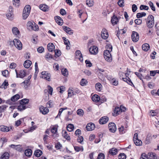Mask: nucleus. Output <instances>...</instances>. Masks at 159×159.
<instances>
[{
	"label": "nucleus",
	"instance_id": "f257e3e1",
	"mask_svg": "<svg viewBox=\"0 0 159 159\" xmlns=\"http://www.w3.org/2000/svg\"><path fill=\"white\" fill-rule=\"evenodd\" d=\"M147 24L149 28H152L154 25V17L152 15H149L147 19Z\"/></svg>",
	"mask_w": 159,
	"mask_h": 159
},
{
	"label": "nucleus",
	"instance_id": "f03ea898",
	"mask_svg": "<svg viewBox=\"0 0 159 159\" xmlns=\"http://www.w3.org/2000/svg\"><path fill=\"white\" fill-rule=\"evenodd\" d=\"M31 10L30 5H27L25 7L23 13V18L24 19H26L29 16Z\"/></svg>",
	"mask_w": 159,
	"mask_h": 159
},
{
	"label": "nucleus",
	"instance_id": "7ed1b4c3",
	"mask_svg": "<svg viewBox=\"0 0 159 159\" xmlns=\"http://www.w3.org/2000/svg\"><path fill=\"white\" fill-rule=\"evenodd\" d=\"M110 50H106L104 51L103 55L105 60L108 62H110L111 61L112 58L111 54L110 53Z\"/></svg>",
	"mask_w": 159,
	"mask_h": 159
},
{
	"label": "nucleus",
	"instance_id": "20e7f679",
	"mask_svg": "<svg viewBox=\"0 0 159 159\" xmlns=\"http://www.w3.org/2000/svg\"><path fill=\"white\" fill-rule=\"evenodd\" d=\"M41 74L42 75L40 76L41 78L48 80L49 81H50L51 75L50 74L48 73H47V72L45 71H42Z\"/></svg>",
	"mask_w": 159,
	"mask_h": 159
},
{
	"label": "nucleus",
	"instance_id": "39448f33",
	"mask_svg": "<svg viewBox=\"0 0 159 159\" xmlns=\"http://www.w3.org/2000/svg\"><path fill=\"white\" fill-rule=\"evenodd\" d=\"M13 43L16 48L19 50L22 48V45L20 41L18 39H15L13 41Z\"/></svg>",
	"mask_w": 159,
	"mask_h": 159
},
{
	"label": "nucleus",
	"instance_id": "423d86ee",
	"mask_svg": "<svg viewBox=\"0 0 159 159\" xmlns=\"http://www.w3.org/2000/svg\"><path fill=\"white\" fill-rule=\"evenodd\" d=\"M133 141L135 144L137 146H140L142 144L141 141L138 139V134L137 133L134 134Z\"/></svg>",
	"mask_w": 159,
	"mask_h": 159
},
{
	"label": "nucleus",
	"instance_id": "0eeeda50",
	"mask_svg": "<svg viewBox=\"0 0 159 159\" xmlns=\"http://www.w3.org/2000/svg\"><path fill=\"white\" fill-rule=\"evenodd\" d=\"M125 75L126 76V78H123L122 79L124 81L126 82L130 85L135 87L134 86L133 83L131 81V80L128 77L129 74L128 73H126L125 74Z\"/></svg>",
	"mask_w": 159,
	"mask_h": 159
},
{
	"label": "nucleus",
	"instance_id": "6e6552de",
	"mask_svg": "<svg viewBox=\"0 0 159 159\" xmlns=\"http://www.w3.org/2000/svg\"><path fill=\"white\" fill-rule=\"evenodd\" d=\"M108 128L109 131L112 133L115 132L116 130V124L113 122H111L109 124Z\"/></svg>",
	"mask_w": 159,
	"mask_h": 159
},
{
	"label": "nucleus",
	"instance_id": "1a4fd4ad",
	"mask_svg": "<svg viewBox=\"0 0 159 159\" xmlns=\"http://www.w3.org/2000/svg\"><path fill=\"white\" fill-rule=\"evenodd\" d=\"M139 36L138 33L135 31H133L131 35L132 40L134 42H137L139 40Z\"/></svg>",
	"mask_w": 159,
	"mask_h": 159
},
{
	"label": "nucleus",
	"instance_id": "9d476101",
	"mask_svg": "<svg viewBox=\"0 0 159 159\" xmlns=\"http://www.w3.org/2000/svg\"><path fill=\"white\" fill-rule=\"evenodd\" d=\"M89 52L91 54L96 55L98 52V48L95 46H93L89 48Z\"/></svg>",
	"mask_w": 159,
	"mask_h": 159
},
{
	"label": "nucleus",
	"instance_id": "9b49d317",
	"mask_svg": "<svg viewBox=\"0 0 159 159\" xmlns=\"http://www.w3.org/2000/svg\"><path fill=\"white\" fill-rule=\"evenodd\" d=\"M101 36L102 38L104 39H107L108 37V34L107 30L105 28H103L101 32Z\"/></svg>",
	"mask_w": 159,
	"mask_h": 159
},
{
	"label": "nucleus",
	"instance_id": "f8f14e48",
	"mask_svg": "<svg viewBox=\"0 0 159 159\" xmlns=\"http://www.w3.org/2000/svg\"><path fill=\"white\" fill-rule=\"evenodd\" d=\"M17 77H20L21 78H24L26 75V72L24 70H20L18 74L16 70H15Z\"/></svg>",
	"mask_w": 159,
	"mask_h": 159
},
{
	"label": "nucleus",
	"instance_id": "ddd939ff",
	"mask_svg": "<svg viewBox=\"0 0 159 159\" xmlns=\"http://www.w3.org/2000/svg\"><path fill=\"white\" fill-rule=\"evenodd\" d=\"M95 127V125L92 122L88 123L86 127V129L88 131H91L93 130Z\"/></svg>",
	"mask_w": 159,
	"mask_h": 159
},
{
	"label": "nucleus",
	"instance_id": "4468645a",
	"mask_svg": "<svg viewBox=\"0 0 159 159\" xmlns=\"http://www.w3.org/2000/svg\"><path fill=\"white\" fill-rule=\"evenodd\" d=\"M109 118L106 116H104L101 118L99 120V123L100 124H104L106 123L108 121Z\"/></svg>",
	"mask_w": 159,
	"mask_h": 159
},
{
	"label": "nucleus",
	"instance_id": "2eb2a0df",
	"mask_svg": "<svg viewBox=\"0 0 159 159\" xmlns=\"http://www.w3.org/2000/svg\"><path fill=\"white\" fill-rule=\"evenodd\" d=\"M40 112L43 114L45 115L47 114L49 112V110L46 107L41 106L39 107Z\"/></svg>",
	"mask_w": 159,
	"mask_h": 159
},
{
	"label": "nucleus",
	"instance_id": "dca6fc26",
	"mask_svg": "<svg viewBox=\"0 0 159 159\" xmlns=\"http://www.w3.org/2000/svg\"><path fill=\"white\" fill-rule=\"evenodd\" d=\"M147 155L148 159H159L156 154L152 152H149Z\"/></svg>",
	"mask_w": 159,
	"mask_h": 159
},
{
	"label": "nucleus",
	"instance_id": "f3484780",
	"mask_svg": "<svg viewBox=\"0 0 159 159\" xmlns=\"http://www.w3.org/2000/svg\"><path fill=\"white\" fill-rule=\"evenodd\" d=\"M111 22L113 25H114L117 23L118 22V18L115 15L111 18Z\"/></svg>",
	"mask_w": 159,
	"mask_h": 159
},
{
	"label": "nucleus",
	"instance_id": "a211bd4d",
	"mask_svg": "<svg viewBox=\"0 0 159 159\" xmlns=\"http://www.w3.org/2000/svg\"><path fill=\"white\" fill-rule=\"evenodd\" d=\"M55 21L59 25H62L63 24V20L59 16H55L54 17Z\"/></svg>",
	"mask_w": 159,
	"mask_h": 159
},
{
	"label": "nucleus",
	"instance_id": "6ab92c4d",
	"mask_svg": "<svg viewBox=\"0 0 159 159\" xmlns=\"http://www.w3.org/2000/svg\"><path fill=\"white\" fill-rule=\"evenodd\" d=\"M120 110L121 108L118 107H116L114 110L113 113H112L113 116H116L119 114L120 112Z\"/></svg>",
	"mask_w": 159,
	"mask_h": 159
},
{
	"label": "nucleus",
	"instance_id": "aec40b11",
	"mask_svg": "<svg viewBox=\"0 0 159 159\" xmlns=\"http://www.w3.org/2000/svg\"><path fill=\"white\" fill-rule=\"evenodd\" d=\"M62 27L64 30L68 34H71L73 33V30L70 28L64 26H63Z\"/></svg>",
	"mask_w": 159,
	"mask_h": 159
},
{
	"label": "nucleus",
	"instance_id": "412c9836",
	"mask_svg": "<svg viewBox=\"0 0 159 159\" xmlns=\"http://www.w3.org/2000/svg\"><path fill=\"white\" fill-rule=\"evenodd\" d=\"M0 130L3 132H7L9 131L10 129L8 127L6 126L1 125L0 126Z\"/></svg>",
	"mask_w": 159,
	"mask_h": 159
},
{
	"label": "nucleus",
	"instance_id": "4be33fe9",
	"mask_svg": "<svg viewBox=\"0 0 159 159\" xmlns=\"http://www.w3.org/2000/svg\"><path fill=\"white\" fill-rule=\"evenodd\" d=\"M47 48L49 52H52L54 50L55 46L53 43H49L48 44Z\"/></svg>",
	"mask_w": 159,
	"mask_h": 159
},
{
	"label": "nucleus",
	"instance_id": "5701e85b",
	"mask_svg": "<svg viewBox=\"0 0 159 159\" xmlns=\"http://www.w3.org/2000/svg\"><path fill=\"white\" fill-rule=\"evenodd\" d=\"M39 8L43 11L46 12L48 10V6L45 4L41 5L39 6Z\"/></svg>",
	"mask_w": 159,
	"mask_h": 159
},
{
	"label": "nucleus",
	"instance_id": "b1692460",
	"mask_svg": "<svg viewBox=\"0 0 159 159\" xmlns=\"http://www.w3.org/2000/svg\"><path fill=\"white\" fill-rule=\"evenodd\" d=\"M62 134L63 137L67 140H70V137L69 135L67 134V132L66 131L64 130H62Z\"/></svg>",
	"mask_w": 159,
	"mask_h": 159
},
{
	"label": "nucleus",
	"instance_id": "393cba45",
	"mask_svg": "<svg viewBox=\"0 0 159 159\" xmlns=\"http://www.w3.org/2000/svg\"><path fill=\"white\" fill-rule=\"evenodd\" d=\"M100 99V97L97 94L94 95L92 97V101L96 102H99Z\"/></svg>",
	"mask_w": 159,
	"mask_h": 159
},
{
	"label": "nucleus",
	"instance_id": "a878e982",
	"mask_svg": "<svg viewBox=\"0 0 159 159\" xmlns=\"http://www.w3.org/2000/svg\"><path fill=\"white\" fill-rule=\"evenodd\" d=\"M32 62L30 61L27 60L24 62V66L25 68H28L30 66Z\"/></svg>",
	"mask_w": 159,
	"mask_h": 159
},
{
	"label": "nucleus",
	"instance_id": "bb28decb",
	"mask_svg": "<svg viewBox=\"0 0 159 159\" xmlns=\"http://www.w3.org/2000/svg\"><path fill=\"white\" fill-rule=\"evenodd\" d=\"M142 49L145 51H147L149 49L150 46L149 44L147 43H145L143 44L142 46Z\"/></svg>",
	"mask_w": 159,
	"mask_h": 159
},
{
	"label": "nucleus",
	"instance_id": "cd10ccee",
	"mask_svg": "<svg viewBox=\"0 0 159 159\" xmlns=\"http://www.w3.org/2000/svg\"><path fill=\"white\" fill-rule=\"evenodd\" d=\"M42 154V152L39 149L36 150L34 152V154L37 157H40Z\"/></svg>",
	"mask_w": 159,
	"mask_h": 159
},
{
	"label": "nucleus",
	"instance_id": "c85d7f7f",
	"mask_svg": "<svg viewBox=\"0 0 159 159\" xmlns=\"http://www.w3.org/2000/svg\"><path fill=\"white\" fill-rule=\"evenodd\" d=\"M25 155L27 157H30L32 154V151L30 149H28L25 151Z\"/></svg>",
	"mask_w": 159,
	"mask_h": 159
},
{
	"label": "nucleus",
	"instance_id": "c756f323",
	"mask_svg": "<svg viewBox=\"0 0 159 159\" xmlns=\"http://www.w3.org/2000/svg\"><path fill=\"white\" fill-rule=\"evenodd\" d=\"M88 83V82L86 79L83 78L80 81V85L83 86H85L87 85Z\"/></svg>",
	"mask_w": 159,
	"mask_h": 159
},
{
	"label": "nucleus",
	"instance_id": "7c9ffc66",
	"mask_svg": "<svg viewBox=\"0 0 159 159\" xmlns=\"http://www.w3.org/2000/svg\"><path fill=\"white\" fill-rule=\"evenodd\" d=\"M109 152L112 155H116L117 152V149L115 148H113L109 150Z\"/></svg>",
	"mask_w": 159,
	"mask_h": 159
},
{
	"label": "nucleus",
	"instance_id": "2f4dec72",
	"mask_svg": "<svg viewBox=\"0 0 159 159\" xmlns=\"http://www.w3.org/2000/svg\"><path fill=\"white\" fill-rule=\"evenodd\" d=\"M119 133L120 134H122L125 133L127 131V129H125L124 127L121 126L120 127L118 128Z\"/></svg>",
	"mask_w": 159,
	"mask_h": 159
},
{
	"label": "nucleus",
	"instance_id": "473e14b6",
	"mask_svg": "<svg viewBox=\"0 0 159 159\" xmlns=\"http://www.w3.org/2000/svg\"><path fill=\"white\" fill-rule=\"evenodd\" d=\"M33 25H34V22L32 23L30 21H28L27 24V29L29 30H32Z\"/></svg>",
	"mask_w": 159,
	"mask_h": 159
},
{
	"label": "nucleus",
	"instance_id": "72a5a7b5",
	"mask_svg": "<svg viewBox=\"0 0 159 159\" xmlns=\"http://www.w3.org/2000/svg\"><path fill=\"white\" fill-rule=\"evenodd\" d=\"M20 95L18 94H16L11 98V100L12 102H15L17 101L20 98Z\"/></svg>",
	"mask_w": 159,
	"mask_h": 159
},
{
	"label": "nucleus",
	"instance_id": "f704fd0d",
	"mask_svg": "<svg viewBox=\"0 0 159 159\" xmlns=\"http://www.w3.org/2000/svg\"><path fill=\"white\" fill-rule=\"evenodd\" d=\"M29 100L27 99H23L20 101V104L23 105H25V104H28Z\"/></svg>",
	"mask_w": 159,
	"mask_h": 159
},
{
	"label": "nucleus",
	"instance_id": "c9c22d12",
	"mask_svg": "<svg viewBox=\"0 0 159 159\" xmlns=\"http://www.w3.org/2000/svg\"><path fill=\"white\" fill-rule=\"evenodd\" d=\"M12 31L13 34L15 35L18 34L20 33V31L16 27H14L12 28Z\"/></svg>",
	"mask_w": 159,
	"mask_h": 159
},
{
	"label": "nucleus",
	"instance_id": "e433bc0d",
	"mask_svg": "<svg viewBox=\"0 0 159 159\" xmlns=\"http://www.w3.org/2000/svg\"><path fill=\"white\" fill-rule=\"evenodd\" d=\"M62 74L65 76H67L68 75V72L67 69L66 68H63L61 70Z\"/></svg>",
	"mask_w": 159,
	"mask_h": 159
},
{
	"label": "nucleus",
	"instance_id": "4c0bfd02",
	"mask_svg": "<svg viewBox=\"0 0 159 159\" xmlns=\"http://www.w3.org/2000/svg\"><path fill=\"white\" fill-rule=\"evenodd\" d=\"M74 128V125L71 124L68 125L66 127L67 130L69 132H71L73 131Z\"/></svg>",
	"mask_w": 159,
	"mask_h": 159
},
{
	"label": "nucleus",
	"instance_id": "58836bf2",
	"mask_svg": "<svg viewBox=\"0 0 159 159\" xmlns=\"http://www.w3.org/2000/svg\"><path fill=\"white\" fill-rule=\"evenodd\" d=\"M9 154L8 152H5L1 156V159H8L9 158Z\"/></svg>",
	"mask_w": 159,
	"mask_h": 159
},
{
	"label": "nucleus",
	"instance_id": "ea45409f",
	"mask_svg": "<svg viewBox=\"0 0 159 159\" xmlns=\"http://www.w3.org/2000/svg\"><path fill=\"white\" fill-rule=\"evenodd\" d=\"M86 4L89 7H92L93 5V0H87Z\"/></svg>",
	"mask_w": 159,
	"mask_h": 159
},
{
	"label": "nucleus",
	"instance_id": "a19ab883",
	"mask_svg": "<svg viewBox=\"0 0 159 159\" xmlns=\"http://www.w3.org/2000/svg\"><path fill=\"white\" fill-rule=\"evenodd\" d=\"M26 108L25 105H23L22 104H20L17 107V109L19 111H21L25 110Z\"/></svg>",
	"mask_w": 159,
	"mask_h": 159
},
{
	"label": "nucleus",
	"instance_id": "79ce46f5",
	"mask_svg": "<svg viewBox=\"0 0 159 159\" xmlns=\"http://www.w3.org/2000/svg\"><path fill=\"white\" fill-rule=\"evenodd\" d=\"M146 15V13L144 12L138 13L137 14L136 17L137 18H139L143 16H145Z\"/></svg>",
	"mask_w": 159,
	"mask_h": 159
},
{
	"label": "nucleus",
	"instance_id": "37998d69",
	"mask_svg": "<svg viewBox=\"0 0 159 159\" xmlns=\"http://www.w3.org/2000/svg\"><path fill=\"white\" fill-rule=\"evenodd\" d=\"M7 107V106L5 105H2L1 106H0V113L5 111Z\"/></svg>",
	"mask_w": 159,
	"mask_h": 159
},
{
	"label": "nucleus",
	"instance_id": "c03bdc74",
	"mask_svg": "<svg viewBox=\"0 0 159 159\" xmlns=\"http://www.w3.org/2000/svg\"><path fill=\"white\" fill-rule=\"evenodd\" d=\"M6 16L8 19L11 20L13 18V15L12 12H8Z\"/></svg>",
	"mask_w": 159,
	"mask_h": 159
},
{
	"label": "nucleus",
	"instance_id": "a18cd8bd",
	"mask_svg": "<svg viewBox=\"0 0 159 159\" xmlns=\"http://www.w3.org/2000/svg\"><path fill=\"white\" fill-rule=\"evenodd\" d=\"M13 4L16 7H18L20 5V0H13Z\"/></svg>",
	"mask_w": 159,
	"mask_h": 159
},
{
	"label": "nucleus",
	"instance_id": "49530a36",
	"mask_svg": "<svg viewBox=\"0 0 159 159\" xmlns=\"http://www.w3.org/2000/svg\"><path fill=\"white\" fill-rule=\"evenodd\" d=\"M111 83H112V84L115 86H117L118 84V81L115 78H113L111 80Z\"/></svg>",
	"mask_w": 159,
	"mask_h": 159
},
{
	"label": "nucleus",
	"instance_id": "de8ad7c7",
	"mask_svg": "<svg viewBox=\"0 0 159 159\" xmlns=\"http://www.w3.org/2000/svg\"><path fill=\"white\" fill-rule=\"evenodd\" d=\"M148 3L152 10L153 11H155V7L154 6L153 3L151 1H149Z\"/></svg>",
	"mask_w": 159,
	"mask_h": 159
},
{
	"label": "nucleus",
	"instance_id": "09e8293b",
	"mask_svg": "<svg viewBox=\"0 0 159 159\" xmlns=\"http://www.w3.org/2000/svg\"><path fill=\"white\" fill-rule=\"evenodd\" d=\"M119 159H125L126 158V155L124 153L120 154L118 156Z\"/></svg>",
	"mask_w": 159,
	"mask_h": 159
},
{
	"label": "nucleus",
	"instance_id": "8fccbe9b",
	"mask_svg": "<svg viewBox=\"0 0 159 159\" xmlns=\"http://www.w3.org/2000/svg\"><path fill=\"white\" fill-rule=\"evenodd\" d=\"M139 8L141 10H143L144 9L145 10H148V9L149 8L148 6L143 5H141L140 6Z\"/></svg>",
	"mask_w": 159,
	"mask_h": 159
},
{
	"label": "nucleus",
	"instance_id": "3c124183",
	"mask_svg": "<svg viewBox=\"0 0 159 159\" xmlns=\"http://www.w3.org/2000/svg\"><path fill=\"white\" fill-rule=\"evenodd\" d=\"M107 98L104 96H102L101 98H100V101H99V102L101 103H103L104 102H106L107 101Z\"/></svg>",
	"mask_w": 159,
	"mask_h": 159
},
{
	"label": "nucleus",
	"instance_id": "603ef678",
	"mask_svg": "<svg viewBox=\"0 0 159 159\" xmlns=\"http://www.w3.org/2000/svg\"><path fill=\"white\" fill-rule=\"evenodd\" d=\"M124 0H119L117 2L118 4L120 6V7H123L124 6Z\"/></svg>",
	"mask_w": 159,
	"mask_h": 159
},
{
	"label": "nucleus",
	"instance_id": "864d4df0",
	"mask_svg": "<svg viewBox=\"0 0 159 159\" xmlns=\"http://www.w3.org/2000/svg\"><path fill=\"white\" fill-rule=\"evenodd\" d=\"M55 55L56 57L57 56V57H59L61 55V51L58 49H56L54 50Z\"/></svg>",
	"mask_w": 159,
	"mask_h": 159
},
{
	"label": "nucleus",
	"instance_id": "5fc2aeb1",
	"mask_svg": "<svg viewBox=\"0 0 159 159\" xmlns=\"http://www.w3.org/2000/svg\"><path fill=\"white\" fill-rule=\"evenodd\" d=\"M62 39L64 40V44L66 45H70V42L65 37H63Z\"/></svg>",
	"mask_w": 159,
	"mask_h": 159
},
{
	"label": "nucleus",
	"instance_id": "6e6d98bb",
	"mask_svg": "<svg viewBox=\"0 0 159 159\" xmlns=\"http://www.w3.org/2000/svg\"><path fill=\"white\" fill-rule=\"evenodd\" d=\"M46 107H51L53 106L52 101L51 100L49 101L46 103Z\"/></svg>",
	"mask_w": 159,
	"mask_h": 159
},
{
	"label": "nucleus",
	"instance_id": "4d7b16f0",
	"mask_svg": "<svg viewBox=\"0 0 159 159\" xmlns=\"http://www.w3.org/2000/svg\"><path fill=\"white\" fill-rule=\"evenodd\" d=\"M8 82L6 80H5L4 82L2 83V86H4V87H2V88H4V89H5L7 88V86H8Z\"/></svg>",
	"mask_w": 159,
	"mask_h": 159
},
{
	"label": "nucleus",
	"instance_id": "13d9d810",
	"mask_svg": "<svg viewBox=\"0 0 159 159\" xmlns=\"http://www.w3.org/2000/svg\"><path fill=\"white\" fill-rule=\"evenodd\" d=\"M102 86L101 84L99 83H98L95 84V88L97 90H100Z\"/></svg>",
	"mask_w": 159,
	"mask_h": 159
},
{
	"label": "nucleus",
	"instance_id": "bf43d9fd",
	"mask_svg": "<svg viewBox=\"0 0 159 159\" xmlns=\"http://www.w3.org/2000/svg\"><path fill=\"white\" fill-rule=\"evenodd\" d=\"M34 25H33L32 30H34V31H37L39 30V26L38 25H36L35 24L34 22Z\"/></svg>",
	"mask_w": 159,
	"mask_h": 159
},
{
	"label": "nucleus",
	"instance_id": "052dcab7",
	"mask_svg": "<svg viewBox=\"0 0 159 159\" xmlns=\"http://www.w3.org/2000/svg\"><path fill=\"white\" fill-rule=\"evenodd\" d=\"M105 158V155L103 153H99L98 157V159H104Z\"/></svg>",
	"mask_w": 159,
	"mask_h": 159
},
{
	"label": "nucleus",
	"instance_id": "680f3d73",
	"mask_svg": "<svg viewBox=\"0 0 159 159\" xmlns=\"http://www.w3.org/2000/svg\"><path fill=\"white\" fill-rule=\"evenodd\" d=\"M85 63L86 64L87 66H88L89 67H90L92 66V63L90 61L88 60H86L85 61Z\"/></svg>",
	"mask_w": 159,
	"mask_h": 159
},
{
	"label": "nucleus",
	"instance_id": "e2e57ef3",
	"mask_svg": "<svg viewBox=\"0 0 159 159\" xmlns=\"http://www.w3.org/2000/svg\"><path fill=\"white\" fill-rule=\"evenodd\" d=\"M140 159H148L147 155L145 153L142 154L140 156Z\"/></svg>",
	"mask_w": 159,
	"mask_h": 159
},
{
	"label": "nucleus",
	"instance_id": "0e129e2a",
	"mask_svg": "<svg viewBox=\"0 0 159 159\" xmlns=\"http://www.w3.org/2000/svg\"><path fill=\"white\" fill-rule=\"evenodd\" d=\"M44 50V48L42 46L39 47L37 49V51L39 53H42L43 52Z\"/></svg>",
	"mask_w": 159,
	"mask_h": 159
},
{
	"label": "nucleus",
	"instance_id": "69168bd1",
	"mask_svg": "<svg viewBox=\"0 0 159 159\" xmlns=\"http://www.w3.org/2000/svg\"><path fill=\"white\" fill-rule=\"evenodd\" d=\"M2 75L5 77H7L8 75V71L7 70H5L2 71Z\"/></svg>",
	"mask_w": 159,
	"mask_h": 159
},
{
	"label": "nucleus",
	"instance_id": "338daca9",
	"mask_svg": "<svg viewBox=\"0 0 159 159\" xmlns=\"http://www.w3.org/2000/svg\"><path fill=\"white\" fill-rule=\"evenodd\" d=\"M84 73L87 75L89 76L91 74V73L90 70H85L83 71Z\"/></svg>",
	"mask_w": 159,
	"mask_h": 159
},
{
	"label": "nucleus",
	"instance_id": "774afa93",
	"mask_svg": "<svg viewBox=\"0 0 159 159\" xmlns=\"http://www.w3.org/2000/svg\"><path fill=\"white\" fill-rule=\"evenodd\" d=\"M134 22L137 25H140L142 23V20L140 19H136L135 20Z\"/></svg>",
	"mask_w": 159,
	"mask_h": 159
}]
</instances>
